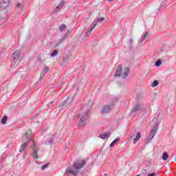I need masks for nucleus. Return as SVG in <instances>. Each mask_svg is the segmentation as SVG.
Masks as SVG:
<instances>
[{
    "instance_id": "a878e982",
    "label": "nucleus",
    "mask_w": 176,
    "mask_h": 176,
    "mask_svg": "<svg viewBox=\"0 0 176 176\" xmlns=\"http://www.w3.org/2000/svg\"><path fill=\"white\" fill-rule=\"evenodd\" d=\"M162 65V60H157L155 62V67H160Z\"/></svg>"
},
{
    "instance_id": "c756f323",
    "label": "nucleus",
    "mask_w": 176,
    "mask_h": 176,
    "mask_svg": "<svg viewBox=\"0 0 176 176\" xmlns=\"http://www.w3.org/2000/svg\"><path fill=\"white\" fill-rule=\"evenodd\" d=\"M156 135V133L155 132H152L150 131V135L153 136V138H155V135Z\"/></svg>"
},
{
    "instance_id": "e433bc0d",
    "label": "nucleus",
    "mask_w": 176,
    "mask_h": 176,
    "mask_svg": "<svg viewBox=\"0 0 176 176\" xmlns=\"http://www.w3.org/2000/svg\"><path fill=\"white\" fill-rule=\"evenodd\" d=\"M162 5H164V2H162Z\"/></svg>"
},
{
    "instance_id": "72a5a7b5",
    "label": "nucleus",
    "mask_w": 176,
    "mask_h": 176,
    "mask_svg": "<svg viewBox=\"0 0 176 176\" xmlns=\"http://www.w3.org/2000/svg\"><path fill=\"white\" fill-rule=\"evenodd\" d=\"M134 138V133H132V135L130 136V138Z\"/></svg>"
},
{
    "instance_id": "2eb2a0df",
    "label": "nucleus",
    "mask_w": 176,
    "mask_h": 176,
    "mask_svg": "<svg viewBox=\"0 0 176 176\" xmlns=\"http://www.w3.org/2000/svg\"><path fill=\"white\" fill-rule=\"evenodd\" d=\"M48 72L49 67H45L41 72L40 79H42V78H43V76H45Z\"/></svg>"
},
{
    "instance_id": "a211bd4d",
    "label": "nucleus",
    "mask_w": 176,
    "mask_h": 176,
    "mask_svg": "<svg viewBox=\"0 0 176 176\" xmlns=\"http://www.w3.org/2000/svg\"><path fill=\"white\" fill-rule=\"evenodd\" d=\"M157 129H159V124L157 122L154 124V126H153L152 129L151 130V131L152 133H155L156 131H157Z\"/></svg>"
},
{
    "instance_id": "bb28decb",
    "label": "nucleus",
    "mask_w": 176,
    "mask_h": 176,
    "mask_svg": "<svg viewBox=\"0 0 176 176\" xmlns=\"http://www.w3.org/2000/svg\"><path fill=\"white\" fill-rule=\"evenodd\" d=\"M49 167V164H45L41 166V170H46Z\"/></svg>"
},
{
    "instance_id": "ea45409f",
    "label": "nucleus",
    "mask_w": 176,
    "mask_h": 176,
    "mask_svg": "<svg viewBox=\"0 0 176 176\" xmlns=\"http://www.w3.org/2000/svg\"><path fill=\"white\" fill-rule=\"evenodd\" d=\"M104 176H107V174H104Z\"/></svg>"
},
{
    "instance_id": "9d476101",
    "label": "nucleus",
    "mask_w": 176,
    "mask_h": 176,
    "mask_svg": "<svg viewBox=\"0 0 176 176\" xmlns=\"http://www.w3.org/2000/svg\"><path fill=\"white\" fill-rule=\"evenodd\" d=\"M8 8H9V0H3V1L0 3L1 10H5V9H8Z\"/></svg>"
},
{
    "instance_id": "4468645a",
    "label": "nucleus",
    "mask_w": 176,
    "mask_h": 176,
    "mask_svg": "<svg viewBox=\"0 0 176 176\" xmlns=\"http://www.w3.org/2000/svg\"><path fill=\"white\" fill-rule=\"evenodd\" d=\"M65 3L64 1H61L59 3L58 6L57 7H56L54 10L53 11V13H58V12L60 10V9H61V8H63V6H64Z\"/></svg>"
},
{
    "instance_id": "5701e85b",
    "label": "nucleus",
    "mask_w": 176,
    "mask_h": 176,
    "mask_svg": "<svg viewBox=\"0 0 176 176\" xmlns=\"http://www.w3.org/2000/svg\"><path fill=\"white\" fill-rule=\"evenodd\" d=\"M7 120H8V117L7 116H3L1 119V124H6Z\"/></svg>"
},
{
    "instance_id": "b1692460",
    "label": "nucleus",
    "mask_w": 176,
    "mask_h": 176,
    "mask_svg": "<svg viewBox=\"0 0 176 176\" xmlns=\"http://www.w3.org/2000/svg\"><path fill=\"white\" fill-rule=\"evenodd\" d=\"M159 85V81L154 80L151 85V87H156Z\"/></svg>"
},
{
    "instance_id": "6e6552de",
    "label": "nucleus",
    "mask_w": 176,
    "mask_h": 176,
    "mask_svg": "<svg viewBox=\"0 0 176 176\" xmlns=\"http://www.w3.org/2000/svg\"><path fill=\"white\" fill-rule=\"evenodd\" d=\"M113 105H115V104L113 103L110 105L103 106L101 109V113H102L103 115H105V113H108L111 111V109H112Z\"/></svg>"
},
{
    "instance_id": "f704fd0d",
    "label": "nucleus",
    "mask_w": 176,
    "mask_h": 176,
    "mask_svg": "<svg viewBox=\"0 0 176 176\" xmlns=\"http://www.w3.org/2000/svg\"><path fill=\"white\" fill-rule=\"evenodd\" d=\"M107 1H109V2H112V1H113V0H107Z\"/></svg>"
},
{
    "instance_id": "f3484780",
    "label": "nucleus",
    "mask_w": 176,
    "mask_h": 176,
    "mask_svg": "<svg viewBox=\"0 0 176 176\" xmlns=\"http://www.w3.org/2000/svg\"><path fill=\"white\" fill-rule=\"evenodd\" d=\"M140 138H141V133L138 132L136 136L133 139V144H137V142L140 140Z\"/></svg>"
},
{
    "instance_id": "f8f14e48",
    "label": "nucleus",
    "mask_w": 176,
    "mask_h": 176,
    "mask_svg": "<svg viewBox=\"0 0 176 176\" xmlns=\"http://www.w3.org/2000/svg\"><path fill=\"white\" fill-rule=\"evenodd\" d=\"M141 109H142V104L138 102L133 107V108L132 109V112H135V113L140 112V111H141Z\"/></svg>"
},
{
    "instance_id": "7c9ffc66",
    "label": "nucleus",
    "mask_w": 176,
    "mask_h": 176,
    "mask_svg": "<svg viewBox=\"0 0 176 176\" xmlns=\"http://www.w3.org/2000/svg\"><path fill=\"white\" fill-rule=\"evenodd\" d=\"M129 45H133V38H131L129 40Z\"/></svg>"
},
{
    "instance_id": "aec40b11",
    "label": "nucleus",
    "mask_w": 176,
    "mask_h": 176,
    "mask_svg": "<svg viewBox=\"0 0 176 176\" xmlns=\"http://www.w3.org/2000/svg\"><path fill=\"white\" fill-rule=\"evenodd\" d=\"M69 60V58L68 56L63 58L62 65H65V64H68Z\"/></svg>"
},
{
    "instance_id": "4c0bfd02",
    "label": "nucleus",
    "mask_w": 176,
    "mask_h": 176,
    "mask_svg": "<svg viewBox=\"0 0 176 176\" xmlns=\"http://www.w3.org/2000/svg\"><path fill=\"white\" fill-rule=\"evenodd\" d=\"M135 133H137V130L135 129Z\"/></svg>"
},
{
    "instance_id": "f03ea898",
    "label": "nucleus",
    "mask_w": 176,
    "mask_h": 176,
    "mask_svg": "<svg viewBox=\"0 0 176 176\" xmlns=\"http://www.w3.org/2000/svg\"><path fill=\"white\" fill-rule=\"evenodd\" d=\"M86 166V162L85 160H77L73 163L72 166L66 168L65 175V176H78L80 169L83 168Z\"/></svg>"
},
{
    "instance_id": "c85d7f7f",
    "label": "nucleus",
    "mask_w": 176,
    "mask_h": 176,
    "mask_svg": "<svg viewBox=\"0 0 176 176\" xmlns=\"http://www.w3.org/2000/svg\"><path fill=\"white\" fill-rule=\"evenodd\" d=\"M15 6H16V8H21V4L20 3H16L15 4Z\"/></svg>"
},
{
    "instance_id": "393cba45",
    "label": "nucleus",
    "mask_w": 176,
    "mask_h": 176,
    "mask_svg": "<svg viewBox=\"0 0 176 176\" xmlns=\"http://www.w3.org/2000/svg\"><path fill=\"white\" fill-rule=\"evenodd\" d=\"M57 54H58V51L54 50L51 54V57H56V56H57Z\"/></svg>"
},
{
    "instance_id": "0eeeda50",
    "label": "nucleus",
    "mask_w": 176,
    "mask_h": 176,
    "mask_svg": "<svg viewBox=\"0 0 176 176\" xmlns=\"http://www.w3.org/2000/svg\"><path fill=\"white\" fill-rule=\"evenodd\" d=\"M148 38H149V33L148 32H144L139 41V43H140V45L144 46L146 43V41H145V39Z\"/></svg>"
},
{
    "instance_id": "423d86ee",
    "label": "nucleus",
    "mask_w": 176,
    "mask_h": 176,
    "mask_svg": "<svg viewBox=\"0 0 176 176\" xmlns=\"http://www.w3.org/2000/svg\"><path fill=\"white\" fill-rule=\"evenodd\" d=\"M71 101H72V98H70L69 97H68L65 102H63V103H60L59 105V111H63V109H67V108L70 107Z\"/></svg>"
},
{
    "instance_id": "c9c22d12",
    "label": "nucleus",
    "mask_w": 176,
    "mask_h": 176,
    "mask_svg": "<svg viewBox=\"0 0 176 176\" xmlns=\"http://www.w3.org/2000/svg\"><path fill=\"white\" fill-rule=\"evenodd\" d=\"M115 101H116V102H118V98H116Z\"/></svg>"
},
{
    "instance_id": "39448f33",
    "label": "nucleus",
    "mask_w": 176,
    "mask_h": 176,
    "mask_svg": "<svg viewBox=\"0 0 176 176\" xmlns=\"http://www.w3.org/2000/svg\"><path fill=\"white\" fill-rule=\"evenodd\" d=\"M12 61H11V65L10 67L12 68H16L19 65V63H20V53L17 51H15L12 54Z\"/></svg>"
},
{
    "instance_id": "ddd939ff",
    "label": "nucleus",
    "mask_w": 176,
    "mask_h": 176,
    "mask_svg": "<svg viewBox=\"0 0 176 176\" xmlns=\"http://www.w3.org/2000/svg\"><path fill=\"white\" fill-rule=\"evenodd\" d=\"M130 75V68L129 67H125L124 69V72L122 73V78L123 79H126L127 76Z\"/></svg>"
},
{
    "instance_id": "dca6fc26",
    "label": "nucleus",
    "mask_w": 176,
    "mask_h": 176,
    "mask_svg": "<svg viewBox=\"0 0 176 176\" xmlns=\"http://www.w3.org/2000/svg\"><path fill=\"white\" fill-rule=\"evenodd\" d=\"M111 134L110 133H102L99 135V137L102 140H106V138H109Z\"/></svg>"
},
{
    "instance_id": "4be33fe9",
    "label": "nucleus",
    "mask_w": 176,
    "mask_h": 176,
    "mask_svg": "<svg viewBox=\"0 0 176 176\" xmlns=\"http://www.w3.org/2000/svg\"><path fill=\"white\" fill-rule=\"evenodd\" d=\"M65 30H67V25H65V24L61 25L59 27V30H60V32L65 31Z\"/></svg>"
},
{
    "instance_id": "f257e3e1",
    "label": "nucleus",
    "mask_w": 176,
    "mask_h": 176,
    "mask_svg": "<svg viewBox=\"0 0 176 176\" xmlns=\"http://www.w3.org/2000/svg\"><path fill=\"white\" fill-rule=\"evenodd\" d=\"M23 144L21 146L19 152H23L25 148H27V144L28 142H31L30 148L32 150V156L34 159H38V146H36V143H35V140L32 138V132L31 129L27 131L23 137L22 140Z\"/></svg>"
},
{
    "instance_id": "1a4fd4ad",
    "label": "nucleus",
    "mask_w": 176,
    "mask_h": 176,
    "mask_svg": "<svg viewBox=\"0 0 176 176\" xmlns=\"http://www.w3.org/2000/svg\"><path fill=\"white\" fill-rule=\"evenodd\" d=\"M72 33V30H68L65 36L59 41V42L56 44V46H60V43H63V42H64V41H65V39H67V38H68Z\"/></svg>"
},
{
    "instance_id": "412c9836",
    "label": "nucleus",
    "mask_w": 176,
    "mask_h": 176,
    "mask_svg": "<svg viewBox=\"0 0 176 176\" xmlns=\"http://www.w3.org/2000/svg\"><path fill=\"white\" fill-rule=\"evenodd\" d=\"M167 159H168V154L167 153V152H164L163 154H162V160H167Z\"/></svg>"
},
{
    "instance_id": "cd10ccee",
    "label": "nucleus",
    "mask_w": 176,
    "mask_h": 176,
    "mask_svg": "<svg viewBox=\"0 0 176 176\" xmlns=\"http://www.w3.org/2000/svg\"><path fill=\"white\" fill-rule=\"evenodd\" d=\"M153 136L149 135L148 138V142H151V141H152V140H153Z\"/></svg>"
},
{
    "instance_id": "2f4dec72",
    "label": "nucleus",
    "mask_w": 176,
    "mask_h": 176,
    "mask_svg": "<svg viewBox=\"0 0 176 176\" xmlns=\"http://www.w3.org/2000/svg\"><path fill=\"white\" fill-rule=\"evenodd\" d=\"M155 175H156V173H152L148 175V176H155Z\"/></svg>"
},
{
    "instance_id": "473e14b6",
    "label": "nucleus",
    "mask_w": 176,
    "mask_h": 176,
    "mask_svg": "<svg viewBox=\"0 0 176 176\" xmlns=\"http://www.w3.org/2000/svg\"><path fill=\"white\" fill-rule=\"evenodd\" d=\"M52 103H53V102H51L50 103H49V104H48L49 108H50V107H52Z\"/></svg>"
},
{
    "instance_id": "7ed1b4c3",
    "label": "nucleus",
    "mask_w": 176,
    "mask_h": 176,
    "mask_svg": "<svg viewBox=\"0 0 176 176\" xmlns=\"http://www.w3.org/2000/svg\"><path fill=\"white\" fill-rule=\"evenodd\" d=\"M89 113H90V110L87 109V105L85 104L80 109V113L77 115L78 127H85L87 118H89Z\"/></svg>"
},
{
    "instance_id": "9b49d317",
    "label": "nucleus",
    "mask_w": 176,
    "mask_h": 176,
    "mask_svg": "<svg viewBox=\"0 0 176 176\" xmlns=\"http://www.w3.org/2000/svg\"><path fill=\"white\" fill-rule=\"evenodd\" d=\"M122 65H119L116 70V72L114 74V77L116 78H120L122 76Z\"/></svg>"
},
{
    "instance_id": "20e7f679",
    "label": "nucleus",
    "mask_w": 176,
    "mask_h": 176,
    "mask_svg": "<svg viewBox=\"0 0 176 176\" xmlns=\"http://www.w3.org/2000/svg\"><path fill=\"white\" fill-rule=\"evenodd\" d=\"M104 20H105V18H104V17H99V18L95 19L92 22V23L90 25L88 31L87 32H85V38L89 36V35H90V34H91L93 32V30H94V28H96V25H97V24H98V23H102V21H104Z\"/></svg>"
},
{
    "instance_id": "58836bf2",
    "label": "nucleus",
    "mask_w": 176,
    "mask_h": 176,
    "mask_svg": "<svg viewBox=\"0 0 176 176\" xmlns=\"http://www.w3.org/2000/svg\"><path fill=\"white\" fill-rule=\"evenodd\" d=\"M50 144H52V141H51V142H50Z\"/></svg>"
},
{
    "instance_id": "6ab92c4d",
    "label": "nucleus",
    "mask_w": 176,
    "mask_h": 176,
    "mask_svg": "<svg viewBox=\"0 0 176 176\" xmlns=\"http://www.w3.org/2000/svg\"><path fill=\"white\" fill-rule=\"evenodd\" d=\"M119 141H120V138H116V139L110 144V148H112V146H113V145H115V144H116V142H119Z\"/></svg>"
}]
</instances>
